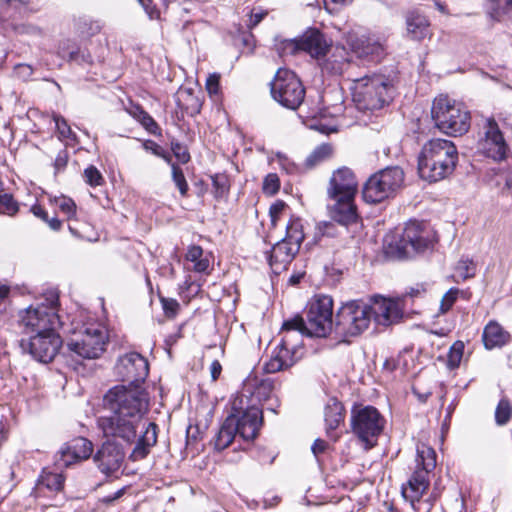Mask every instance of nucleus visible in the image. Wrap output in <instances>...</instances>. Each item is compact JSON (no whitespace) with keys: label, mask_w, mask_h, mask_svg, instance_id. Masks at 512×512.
Wrapping results in <instances>:
<instances>
[{"label":"nucleus","mask_w":512,"mask_h":512,"mask_svg":"<svg viewBox=\"0 0 512 512\" xmlns=\"http://www.w3.org/2000/svg\"><path fill=\"white\" fill-rule=\"evenodd\" d=\"M115 369L129 386L117 385L106 392L103 406L111 415L99 417L97 423L104 436L119 437L132 443L149 409L148 393L141 387L148 376L149 364L141 354L131 352L118 359Z\"/></svg>","instance_id":"f257e3e1"},{"label":"nucleus","mask_w":512,"mask_h":512,"mask_svg":"<svg viewBox=\"0 0 512 512\" xmlns=\"http://www.w3.org/2000/svg\"><path fill=\"white\" fill-rule=\"evenodd\" d=\"M435 232L428 224L409 221L401 230H396L384 238L383 250L390 260H404L415 257L433 248Z\"/></svg>","instance_id":"f03ea898"},{"label":"nucleus","mask_w":512,"mask_h":512,"mask_svg":"<svg viewBox=\"0 0 512 512\" xmlns=\"http://www.w3.org/2000/svg\"><path fill=\"white\" fill-rule=\"evenodd\" d=\"M458 161L455 144L446 139H432L423 147L418 157V172L422 179L437 182L449 176Z\"/></svg>","instance_id":"7ed1b4c3"},{"label":"nucleus","mask_w":512,"mask_h":512,"mask_svg":"<svg viewBox=\"0 0 512 512\" xmlns=\"http://www.w3.org/2000/svg\"><path fill=\"white\" fill-rule=\"evenodd\" d=\"M301 325H303V317L299 315L283 322L280 332L281 341L265 365L267 373H276L289 368L301 357L303 337L306 336Z\"/></svg>","instance_id":"20e7f679"},{"label":"nucleus","mask_w":512,"mask_h":512,"mask_svg":"<svg viewBox=\"0 0 512 512\" xmlns=\"http://www.w3.org/2000/svg\"><path fill=\"white\" fill-rule=\"evenodd\" d=\"M351 91L359 110L375 111L392 100L393 85L385 75L371 74L352 79Z\"/></svg>","instance_id":"39448f33"},{"label":"nucleus","mask_w":512,"mask_h":512,"mask_svg":"<svg viewBox=\"0 0 512 512\" xmlns=\"http://www.w3.org/2000/svg\"><path fill=\"white\" fill-rule=\"evenodd\" d=\"M431 117L440 132L454 137L465 134L471 124V116L467 108L446 95H440L434 99Z\"/></svg>","instance_id":"423d86ee"},{"label":"nucleus","mask_w":512,"mask_h":512,"mask_svg":"<svg viewBox=\"0 0 512 512\" xmlns=\"http://www.w3.org/2000/svg\"><path fill=\"white\" fill-rule=\"evenodd\" d=\"M46 301L47 304L30 305L19 312L18 324L23 334L31 336L57 330L62 326V321L57 313L58 294L54 291L49 292Z\"/></svg>","instance_id":"0eeeda50"},{"label":"nucleus","mask_w":512,"mask_h":512,"mask_svg":"<svg viewBox=\"0 0 512 512\" xmlns=\"http://www.w3.org/2000/svg\"><path fill=\"white\" fill-rule=\"evenodd\" d=\"M108 344V333L97 323L84 324L83 327L67 343L69 365L76 369L82 359L99 358Z\"/></svg>","instance_id":"6e6552de"},{"label":"nucleus","mask_w":512,"mask_h":512,"mask_svg":"<svg viewBox=\"0 0 512 512\" xmlns=\"http://www.w3.org/2000/svg\"><path fill=\"white\" fill-rule=\"evenodd\" d=\"M371 322L368 303L363 300H351L344 303L337 311L334 332L344 341L359 336Z\"/></svg>","instance_id":"1a4fd4ad"},{"label":"nucleus","mask_w":512,"mask_h":512,"mask_svg":"<svg viewBox=\"0 0 512 512\" xmlns=\"http://www.w3.org/2000/svg\"><path fill=\"white\" fill-rule=\"evenodd\" d=\"M303 225L299 218H291L286 226L285 237L271 249L268 257L269 265L275 274H280L299 252L304 240Z\"/></svg>","instance_id":"9d476101"},{"label":"nucleus","mask_w":512,"mask_h":512,"mask_svg":"<svg viewBox=\"0 0 512 512\" xmlns=\"http://www.w3.org/2000/svg\"><path fill=\"white\" fill-rule=\"evenodd\" d=\"M404 172L398 166L387 167L371 175L364 184L362 195L367 203H380L393 197L402 187Z\"/></svg>","instance_id":"9b49d317"},{"label":"nucleus","mask_w":512,"mask_h":512,"mask_svg":"<svg viewBox=\"0 0 512 512\" xmlns=\"http://www.w3.org/2000/svg\"><path fill=\"white\" fill-rule=\"evenodd\" d=\"M385 419L373 406H354L351 410L352 432L366 449L374 447L382 433Z\"/></svg>","instance_id":"f8f14e48"},{"label":"nucleus","mask_w":512,"mask_h":512,"mask_svg":"<svg viewBox=\"0 0 512 512\" xmlns=\"http://www.w3.org/2000/svg\"><path fill=\"white\" fill-rule=\"evenodd\" d=\"M333 299L329 295H319L312 302L303 318L302 329L308 337H327L334 330Z\"/></svg>","instance_id":"ddd939ff"},{"label":"nucleus","mask_w":512,"mask_h":512,"mask_svg":"<svg viewBox=\"0 0 512 512\" xmlns=\"http://www.w3.org/2000/svg\"><path fill=\"white\" fill-rule=\"evenodd\" d=\"M270 85L273 99L283 107L295 110L302 104L305 89L294 72L278 69Z\"/></svg>","instance_id":"4468645a"},{"label":"nucleus","mask_w":512,"mask_h":512,"mask_svg":"<svg viewBox=\"0 0 512 512\" xmlns=\"http://www.w3.org/2000/svg\"><path fill=\"white\" fill-rule=\"evenodd\" d=\"M56 331L51 330L22 338L20 340L22 351L38 362H51L62 346V339Z\"/></svg>","instance_id":"2eb2a0df"},{"label":"nucleus","mask_w":512,"mask_h":512,"mask_svg":"<svg viewBox=\"0 0 512 512\" xmlns=\"http://www.w3.org/2000/svg\"><path fill=\"white\" fill-rule=\"evenodd\" d=\"M244 393L236 397L232 402V413L229 416L235 417L238 434L244 440H253L257 437L263 423L262 409L252 404L243 407Z\"/></svg>","instance_id":"dca6fc26"},{"label":"nucleus","mask_w":512,"mask_h":512,"mask_svg":"<svg viewBox=\"0 0 512 512\" xmlns=\"http://www.w3.org/2000/svg\"><path fill=\"white\" fill-rule=\"evenodd\" d=\"M330 47L325 35L318 29H310L299 39L285 40L281 44L283 53L295 54L304 51L317 61L326 56Z\"/></svg>","instance_id":"f3484780"},{"label":"nucleus","mask_w":512,"mask_h":512,"mask_svg":"<svg viewBox=\"0 0 512 512\" xmlns=\"http://www.w3.org/2000/svg\"><path fill=\"white\" fill-rule=\"evenodd\" d=\"M106 437H111L113 440L108 439L102 444L100 449L94 455V462L103 474L109 476L118 472V470L121 468L125 457V451L123 445L115 441L116 439H119V437ZM120 440L126 445H131V443H127L121 438ZM134 442L135 440L132 442V444Z\"/></svg>","instance_id":"a211bd4d"},{"label":"nucleus","mask_w":512,"mask_h":512,"mask_svg":"<svg viewBox=\"0 0 512 512\" xmlns=\"http://www.w3.org/2000/svg\"><path fill=\"white\" fill-rule=\"evenodd\" d=\"M484 130V137L478 143L479 151L493 160H503L507 155L508 147L498 124L494 119L489 118L486 120Z\"/></svg>","instance_id":"6ab92c4d"},{"label":"nucleus","mask_w":512,"mask_h":512,"mask_svg":"<svg viewBox=\"0 0 512 512\" xmlns=\"http://www.w3.org/2000/svg\"><path fill=\"white\" fill-rule=\"evenodd\" d=\"M358 183L353 171L348 167L335 170L329 180L327 195L329 198L355 199Z\"/></svg>","instance_id":"aec40b11"},{"label":"nucleus","mask_w":512,"mask_h":512,"mask_svg":"<svg viewBox=\"0 0 512 512\" xmlns=\"http://www.w3.org/2000/svg\"><path fill=\"white\" fill-rule=\"evenodd\" d=\"M369 314L377 325L389 326L402 317L398 302L383 297H374L368 303Z\"/></svg>","instance_id":"412c9836"},{"label":"nucleus","mask_w":512,"mask_h":512,"mask_svg":"<svg viewBox=\"0 0 512 512\" xmlns=\"http://www.w3.org/2000/svg\"><path fill=\"white\" fill-rule=\"evenodd\" d=\"M93 452V444L88 439L78 437L66 444L60 451L58 462L68 467L76 461L88 459Z\"/></svg>","instance_id":"4be33fe9"},{"label":"nucleus","mask_w":512,"mask_h":512,"mask_svg":"<svg viewBox=\"0 0 512 512\" xmlns=\"http://www.w3.org/2000/svg\"><path fill=\"white\" fill-rule=\"evenodd\" d=\"M429 472L416 468L406 486L402 487V495L409 501L413 510L418 511L416 503L420 501L429 487Z\"/></svg>","instance_id":"5701e85b"},{"label":"nucleus","mask_w":512,"mask_h":512,"mask_svg":"<svg viewBox=\"0 0 512 512\" xmlns=\"http://www.w3.org/2000/svg\"><path fill=\"white\" fill-rule=\"evenodd\" d=\"M349 53L343 46H336L329 55L318 60L323 74L341 75L349 66Z\"/></svg>","instance_id":"b1692460"},{"label":"nucleus","mask_w":512,"mask_h":512,"mask_svg":"<svg viewBox=\"0 0 512 512\" xmlns=\"http://www.w3.org/2000/svg\"><path fill=\"white\" fill-rule=\"evenodd\" d=\"M347 42L358 58L368 59L369 61H379L384 52L383 45L370 37L353 39L350 36Z\"/></svg>","instance_id":"393cba45"},{"label":"nucleus","mask_w":512,"mask_h":512,"mask_svg":"<svg viewBox=\"0 0 512 512\" xmlns=\"http://www.w3.org/2000/svg\"><path fill=\"white\" fill-rule=\"evenodd\" d=\"M335 204L330 208V216L337 223L348 226L358 220L355 199L331 198Z\"/></svg>","instance_id":"a878e982"},{"label":"nucleus","mask_w":512,"mask_h":512,"mask_svg":"<svg viewBox=\"0 0 512 512\" xmlns=\"http://www.w3.org/2000/svg\"><path fill=\"white\" fill-rule=\"evenodd\" d=\"M158 426L154 422H149L145 426L144 432L138 438L129 458L132 461H139L147 457L150 449L157 443Z\"/></svg>","instance_id":"bb28decb"},{"label":"nucleus","mask_w":512,"mask_h":512,"mask_svg":"<svg viewBox=\"0 0 512 512\" xmlns=\"http://www.w3.org/2000/svg\"><path fill=\"white\" fill-rule=\"evenodd\" d=\"M510 335L498 323H488L483 331L482 340L487 349L500 348L508 343Z\"/></svg>","instance_id":"cd10ccee"},{"label":"nucleus","mask_w":512,"mask_h":512,"mask_svg":"<svg viewBox=\"0 0 512 512\" xmlns=\"http://www.w3.org/2000/svg\"><path fill=\"white\" fill-rule=\"evenodd\" d=\"M235 417L228 416L222 423L218 433L214 438V447L218 451L226 449L238 434Z\"/></svg>","instance_id":"c85d7f7f"},{"label":"nucleus","mask_w":512,"mask_h":512,"mask_svg":"<svg viewBox=\"0 0 512 512\" xmlns=\"http://www.w3.org/2000/svg\"><path fill=\"white\" fill-rule=\"evenodd\" d=\"M344 408L343 405L336 401L332 400L325 407L324 417L326 424V433L329 437L332 436V432L340 425V423L344 419Z\"/></svg>","instance_id":"c756f323"},{"label":"nucleus","mask_w":512,"mask_h":512,"mask_svg":"<svg viewBox=\"0 0 512 512\" xmlns=\"http://www.w3.org/2000/svg\"><path fill=\"white\" fill-rule=\"evenodd\" d=\"M428 20L425 16L412 12L407 16V30L415 39H422L428 33Z\"/></svg>","instance_id":"7c9ffc66"},{"label":"nucleus","mask_w":512,"mask_h":512,"mask_svg":"<svg viewBox=\"0 0 512 512\" xmlns=\"http://www.w3.org/2000/svg\"><path fill=\"white\" fill-rule=\"evenodd\" d=\"M59 55L63 58H67L69 61H75L78 63H91L92 58L86 51H81L76 45L70 43V41L64 42L59 46Z\"/></svg>","instance_id":"2f4dec72"},{"label":"nucleus","mask_w":512,"mask_h":512,"mask_svg":"<svg viewBox=\"0 0 512 512\" xmlns=\"http://www.w3.org/2000/svg\"><path fill=\"white\" fill-rule=\"evenodd\" d=\"M417 468L431 472L436 467V453L433 448L422 444L417 447Z\"/></svg>","instance_id":"473e14b6"},{"label":"nucleus","mask_w":512,"mask_h":512,"mask_svg":"<svg viewBox=\"0 0 512 512\" xmlns=\"http://www.w3.org/2000/svg\"><path fill=\"white\" fill-rule=\"evenodd\" d=\"M490 16L494 20L512 19V0H490Z\"/></svg>","instance_id":"72a5a7b5"},{"label":"nucleus","mask_w":512,"mask_h":512,"mask_svg":"<svg viewBox=\"0 0 512 512\" xmlns=\"http://www.w3.org/2000/svg\"><path fill=\"white\" fill-rule=\"evenodd\" d=\"M333 154V147L328 143L317 146L306 159V166L312 168L329 159Z\"/></svg>","instance_id":"f704fd0d"},{"label":"nucleus","mask_w":512,"mask_h":512,"mask_svg":"<svg viewBox=\"0 0 512 512\" xmlns=\"http://www.w3.org/2000/svg\"><path fill=\"white\" fill-rule=\"evenodd\" d=\"M53 203L60 212L67 216L68 219L75 216L76 204L71 198L61 195L59 197H55L53 199Z\"/></svg>","instance_id":"c9c22d12"},{"label":"nucleus","mask_w":512,"mask_h":512,"mask_svg":"<svg viewBox=\"0 0 512 512\" xmlns=\"http://www.w3.org/2000/svg\"><path fill=\"white\" fill-rule=\"evenodd\" d=\"M512 414V407L507 399H501L495 410V420L498 425L506 424Z\"/></svg>","instance_id":"e433bc0d"},{"label":"nucleus","mask_w":512,"mask_h":512,"mask_svg":"<svg viewBox=\"0 0 512 512\" xmlns=\"http://www.w3.org/2000/svg\"><path fill=\"white\" fill-rule=\"evenodd\" d=\"M212 178V185L214 188V196L222 198L229 191V180L225 174H215Z\"/></svg>","instance_id":"4c0bfd02"},{"label":"nucleus","mask_w":512,"mask_h":512,"mask_svg":"<svg viewBox=\"0 0 512 512\" xmlns=\"http://www.w3.org/2000/svg\"><path fill=\"white\" fill-rule=\"evenodd\" d=\"M273 388V382L269 379H264L255 386L252 394L258 401H266L270 398Z\"/></svg>","instance_id":"58836bf2"},{"label":"nucleus","mask_w":512,"mask_h":512,"mask_svg":"<svg viewBox=\"0 0 512 512\" xmlns=\"http://www.w3.org/2000/svg\"><path fill=\"white\" fill-rule=\"evenodd\" d=\"M494 183L496 186L501 187L502 193L512 196V170L497 173Z\"/></svg>","instance_id":"ea45409f"},{"label":"nucleus","mask_w":512,"mask_h":512,"mask_svg":"<svg viewBox=\"0 0 512 512\" xmlns=\"http://www.w3.org/2000/svg\"><path fill=\"white\" fill-rule=\"evenodd\" d=\"M172 180L178 188L180 194L185 197L188 193V183L184 176L183 170L177 165L172 164Z\"/></svg>","instance_id":"a19ab883"},{"label":"nucleus","mask_w":512,"mask_h":512,"mask_svg":"<svg viewBox=\"0 0 512 512\" xmlns=\"http://www.w3.org/2000/svg\"><path fill=\"white\" fill-rule=\"evenodd\" d=\"M41 483L51 491H60L64 486V477L58 473H48L42 477Z\"/></svg>","instance_id":"79ce46f5"},{"label":"nucleus","mask_w":512,"mask_h":512,"mask_svg":"<svg viewBox=\"0 0 512 512\" xmlns=\"http://www.w3.org/2000/svg\"><path fill=\"white\" fill-rule=\"evenodd\" d=\"M85 182L90 186H100L104 182V178L100 171L93 165H90L84 170Z\"/></svg>","instance_id":"37998d69"},{"label":"nucleus","mask_w":512,"mask_h":512,"mask_svg":"<svg viewBox=\"0 0 512 512\" xmlns=\"http://www.w3.org/2000/svg\"><path fill=\"white\" fill-rule=\"evenodd\" d=\"M54 120L59 138L71 140L75 139V133L72 131L71 127L62 116H55Z\"/></svg>","instance_id":"c03bdc74"},{"label":"nucleus","mask_w":512,"mask_h":512,"mask_svg":"<svg viewBox=\"0 0 512 512\" xmlns=\"http://www.w3.org/2000/svg\"><path fill=\"white\" fill-rule=\"evenodd\" d=\"M458 294H459V289L451 288L443 295V297L441 299V303H440L441 313H446L451 309V307L457 300Z\"/></svg>","instance_id":"a18cd8bd"},{"label":"nucleus","mask_w":512,"mask_h":512,"mask_svg":"<svg viewBox=\"0 0 512 512\" xmlns=\"http://www.w3.org/2000/svg\"><path fill=\"white\" fill-rule=\"evenodd\" d=\"M464 345L462 342H455L449 351L448 362L451 367H457L460 364L463 355Z\"/></svg>","instance_id":"49530a36"},{"label":"nucleus","mask_w":512,"mask_h":512,"mask_svg":"<svg viewBox=\"0 0 512 512\" xmlns=\"http://www.w3.org/2000/svg\"><path fill=\"white\" fill-rule=\"evenodd\" d=\"M160 302L162 304L163 311L168 318H174L180 308V304L176 299L161 297Z\"/></svg>","instance_id":"de8ad7c7"},{"label":"nucleus","mask_w":512,"mask_h":512,"mask_svg":"<svg viewBox=\"0 0 512 512\" xmlns=\"http://www.w3.org/2000/svg\"><path fill=\"white\" fill-rule=\"evenodd\" d=\"M280 188V182L277 174H268L263 182V191L266 194L273 195L278 192Z\"/></svg>","instance_id":"09e8293b"},{"label":"nucleus","mask_w":512,"mask_h":512,"mask_svg":"<svg viewBox=\"0 0 512 512\" xmlns=\"http://www.w3.org/2000/svg\"><path fill=\"white\" fill-rule=\"evenodd\" d=\"M171 150L174 156L182 164H186L190 160V154L187 148L178 141L171 142Z\"/></svg>","instance_id":"8fccbe9b"},{"label":"nucleus","mask_w":512,"mask_h":512,"mask_svg":"<svg viewBox=\"0 0 512 512\" xmlns=\"http://www.w3.org/2000/svg\"><path fill=\"white\" fill-rule=\"evenodd\" d=\"M288 208L287 204L282 200H277L269 208V214L272 224L275 226L280 216Z\"/></svg>","instance_id":"3c124183"},{"label":"nucleus","mask_w":512,"mask_h":512,"mask_svg":"<svg viewBox=\"0 0 512 512\" xmlns=\"http://www.w3.org/2000/svg\"><path fill=\"white\" fill-rule=\"evenodd\" d=\"M33 68L29 64L20 63L14 66V74L17 78L22 81H27L31 78L33 74Z\"/></svg>","instance_id":"603ef678"},{"label":"nucleus","mask_w":512,"mask_h":512,"mask_svg":"<svg viewBox=\"0 0 512 512\" xmlns=\"http://www.w3.org/2000/svg\"><path fill=\"white\" fill-rule=\"evenodd\" d=\"M220 89V76L218 74H211L206 80V90L209 95H217Z\"/></svg>","instance_id":"864d4df0"},{"label":"nucleus","mask_w":512,"mask_h":512,"mask_svg":"<svg viewBox=\"0 0 512 512\" xmlns=\"http://www.w3.org/2000/svg\"><path fill=\"white\" fill-rule=\"evenodd\" d=\"M138 2L142 5L150 19L160 18V10L152 4L151 0H138Z\"/></svg>","instance_id":"5fc2aeb1"},{"label":"nucleus","mask_w":512,"mask_h":512,"mask_svg":"<svg viewBox=\"0 0 512 512\" xmlns=\"http://www.w3.org/2000/svg\"><path fill=\"white\" fill-rule=\"evenodd\" d=\"M68 163V152L66 149H62L58 152L55 161L54 168L56 172L63 170Z\"/></svg>","instance_id":"6e6d98bb"},{"label":"nucleus","mask_w":512,"mask_h":512,"mask_svg":"<svg viewBox=\"0 0 512 512\" xmlns=\"http://www.w3.org/2000/svg\"><path fill=\"white\" fill-rule=\"evenodd\" d=\"M203 256V249L198 245H193L188 248L186 259L191 262L199 260Z\"/></svg>","instance_id":"4d7b16f0"},{"label":"nucleus","mask_w":512,"mask_h":512,"mask_svg":"<svg viewBox=\"0 0 512 512\" xmlns=\"http://www.w3.org/2000/svg\"><path fill=\"white\" fill-rule=\"evenodd\" d=\"M328 447L326 441L322 439H316L311 447V451L315 457H318L320 454L324 453Z\"/></svg>","instance_id":"13d9d810"},{"label":"nucleus","mask_w":512,"mask_h":512,"mask_svg":"<svg viewBox=\"0 0 512 512\" xmlns=\"http://www.w3.org/2000/svg\"><path fill=\"white\" fill-rule=\"evenodd\" d=\"M209 268V260L208 258H199V260H196L194 262V270L199 273L206 272Z\"/></svg>","instance_id":"bf43d9fd"},{"label":"nucleus","mask_w":512,"mask_h":512,"mask_svg":"<svg viewBox=\"0 0 512 512\" xmlns=\"http://www.w3.org/2000/svg\"><path fill=\"white\" fill-rule=\"evenodd\" d=\"M143 147L147 151H151L154 155L158 156L163 148L159 146L156 142L152 140H148L143 144Z\"/></svg>","instance_id":"052dcab7"},{"label":"nucleus","mask_w":512,"mask_h":512,"mask_svg":"<svg viewBox=\"0 0 512 512\" xmlns=\"http://www.w3.org/2000/svg\"><path fill=\"white\" fill-rule=\"evenodd\" d=\"M266 15H267V12L252 13L250 15L248 26L250 28L257 26Z\"/></svg>","instance_id":"680f3d73"},{"label":"nucleus","mask_w":512,"mask_h":512,"mask_svg":"<svg viewBox=\"0 0 512 512\" xmlns=\"http://www.w3.org/2000/svg\"><path fill=\"white\" fill-rule=\"evenodd\" d=\"M31 212L43 221H48V214L40 205H33Z\"/></svg>","instance_id":"e2e57ef3"},{"label":"nucleus","mask_w":512,"mask_h":512,"mask_svg":"<svg viewBox=\"0 0 512 512\" xmlns=\"http://www.w3.org/2000/svg\"><path fill=\"white\" fill-rule=\"evenodd\" d=\"M210 371H211L212 379L213 380H217L218 377L220 376L221 371H222V366L219 363V361L215 360V361L212 362V364L210 366Z\"/></svg>","instance_id":"0e129e2a"},{"label":"nucleus","mask_w":512,"mask_h":512,"mask_svg":"<svg viewBox=\"0 0 512 512\" xmlns=\"http://www.w3.org/2000/svg\"><path fill=\"white\" fill-rule=\"evenodd\" d=\"M45 222L54 231H58L61 228V226H62L61 221L57 217H53L51 219L48 218V221H45Z\"/></svg>","instance_id":"69168bd1"},{"label":"nucleus","mask_w":512,"mask_h":512,"mask_svg":"<svg viewBox=\"0 0 512 512\" xmlns=\"http://www.w3.org/2000/svg\"><path fill=\"white\" fill-rule=\"evenodd\" d=\"M143 113V124L146 126L155 125L154 119L146 112Z\"/></svg>","instance_id":"338daca9"},{"label":"nucleus","mask_w":512,"mask_h":512,"mask_svg":"<svg viewBox=\"0 0 512 512\" xmlns=\"http://www.w3.org/2000/svg\"><path fill=\"white\" fill-rule=\"evenodd\" d=\"M158 157H161L162 159H164L165 162L168 163L171 167H172V164H174L172 162L171 155L164 150L161 151V153L158 155Z\"/></svg>","instance_id":"774afa93"}]
</instances>
